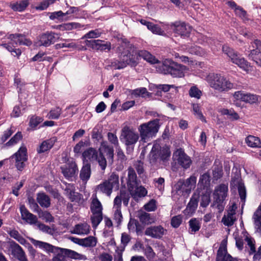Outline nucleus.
<instances>
[{
  "mask_svg": "<svg viewBox=\"0 0 261 261\" xmlns=\"http://www.w3.org/2000/svg\"><path fill=\"white\" fill-rule=\"evenodd\" d=\"M210 86L219 92H225L232 89L233 84L220 73H210L205 77Z\"/></svg>",
  "mask_w": 261,
  "mask_h": 261,
  "instance_id": "3",
  "label": "nucleus"
},
{
  "mask_svg": "<svg viewBox=\"0 0 261 261\" xmlns=\"http://www.w3.org/2000/svg\"><path fill=\"white\" fill-rule=\"evenodd\" d=\"M102 214H92L91 221L93 228L96 229L102 220Z\"/></svg>",
  "mask_w": 261,
  "mask_h": 261,
  "instance_id": "49",
  "label": "nucleus"
},
{
  "mask_svg": "<svg viewBox=\"0 0 261 261\" xmlns=\"http://www.w3.org/2000/svg\"><path fill=\"white\" fill-rule=\"evenodd\" d=\"M39 217L46 222H51L54 221V218L50 213L44 211L39 213Z\"/></svg>",
  "mask_w": 261,
  "mask_h": 261,
  "instance_id": "56",
  "label": "nucleus"
},
{
  "mask_svg": "<svg viewBox=\"0 0 261 261\" xmlns=\"http://www.w3.org/2000/svg\"><path fill=\"white\" fill-rule=\"evenodd\" d=\"M102 204L97 197L93 196L90 205L92 214H102Z\"/></svg>",
  "mask_w": 261,
  "mask_h": 261,
  "instance_id": "32",
  "label": "nucleus"
},
{
  "mask_svg": "<svg viewBox=\"0 0 261 261\" xmlns=\"http://www.w3.org/2000/svg\"><path fill=\"white\" fill-rule=\"evenodd\" d=\"M163 26L171 29L175 36H180L182 38L189 37L192 30V28L189 24L181 21H176L170 24L163 23Z\"/></svg>",
  "mask_w": 261,
  "mask_h": 261,
  "instance_id": "10",
  "label": "nucleus"
},
{
  "mask_svg": "<svg viewBox=\"0 0 261 261\" xmlns=\"http://www.w3.org/2000/svg\"><path fill=\"white\" fill-rule=\"evenodd\" d=\"M133 165L135 168L136 169L139 175L140 176L141 174L144 173V163L142 161L140 160H137L136 161H135Z\"/></svg>",
  "mask_w": 261,
  "mask_h": 261,
  "instance_id": "58",
  "label": "nucleus"
},
{
  "mask_svg": "<svg viewBox=\"0 0 261 261\" xmlns=\"http://www.w3.org/2000/svg\"><path fill=\"white\" fill-rule=\"evenodd\" d=\"M91 174V165L90 163L83 164V166L80 171V178L86 183L89 179Z\"/></svg>",
  "mask_w": 261,
  "mask_h": 261,
  "instance_id": "31",
  "label": "nucleus"
},
{
  "mask_svg": "<svg viewBox=\"0 0 261 261\" xmlns=\"http://www.w3.org/2000/svg\"><path fill=\"white\" fill-rule=\"evenodd\" d=\"M72 240L74 243L85 247H94L97 244V239L93 236H89L84 239L72 238Z\"/></svg>",
  "mask_w": 261,
  "mask_h": 261,
  "instance_id": "27",
  "label": "nucleus"
},
{
  "mask_svg": "<svg viewBox=\"0 0 261 261\" xmlns=\"http://www.w3.org/2000/svg\"><path fill=\"white\" fill-rule=\"evenodd\" d=\"M253 44L255 46L252 45V46L256 47V49L251 50L248 57L261 67V41L256 39L254 41Z\"/></svg>",
  "mask_w": 261,
  "mask_h": 261,
  "instance_id": "22",
  "label": "nucleus"
},
{
  "mask_svg": "<svg viewBox=\"0 0 261 261\" xmlns=\"http://www.w3.org/2000/svg\"><path fill=\"white\" fill-rule=\"evenodd\" d=\"M62 110L59 107L52 109L47 115V117L51 119H57L59 118Z\"/></svg>",
  "mask_w": 261,
  "mask_h": 261,
  "instance_id": "50",
  "label": "nucleus"
},
{
  "mask_svg": "<svg viewBox=\"0 0 261 261\" xmlns=\"http://www.w3.org/2000/svg\"><path fill=\"white\" fill-rule=\"evenodd\" d=\"M121 137L126 146L135 145L139 139L138 134L127 126L122 128Z\"/></svg>",
  "mask_w": 261,
  "mask_h": 261,
  "instance_id": "16",
  "label": "nucleus"
},
{
  "mask_svg": "<svg viewBox=\"0 0 261 261\" xmlns=\"http://www.w3.org/2000/svg\"><path fill=\"white\" fill-rule=\"evenodd\" d=\"M137 62L135 56L130 54L123 56L122 58L119 60H114L111 63V66L115 69H121L126 67L127 65L135 67L137 65Z\"/></svg>",
  "mask_w": 261,
  "mask_h": 261,
  "instance_id": "13",
  "label": "nucleus"
},
{
  "mask_svg": "<svg viewBox=\"0 0 261 261\" xmlns=\"http://www.w3.org/2000/svg\"><path fill=\"white\" fill-rule=\"evenodd\" d=\"M90 226L87 223H81L75 225L72 233L78 235H86L89 233Z\"/></svg>",
  "mask_w": 261,
  "mask_h": 261,
  "instance_id": "29",
  "label": "nucleus"
},
{
  "mask_svg": "<svg viewBox=\"0 0 261 261\" xmlns=\"http://www.w3.org/2000/svg\"><path fill=\"white\" fill-rule=\"evenodd\" d=\"M247 145L252 148H261V141L258 137L248 136L245 140Z\"/></svg>",
  "mask_w": 261,
  "mask_h": 261,
  "instance_id": "39",
  "label": "nucleus"
},
{
  "mask_svg": "<svg viewBox=\"0 0 261 261\" xmlns=\"http://www.w3.org/2000/svg\"><path fill=\"white\" fill-rule=\"evenodd\" d=\"M144 254L149 261H154L155 253L150 246H147L144 249Z\"/></svg>",
  "mask_w": 261,
  "mask_h": 261,
  "instance_id": "57",
  "label": "nucleus"
},
{
  "mask_svg": "<svg viewBox=\"0 0 261 261\" xmlns=\"http://www.w3.org/2000/svg\"><path fill=\"white\" fill-rule=\"evenodd\" d=\"M86 44L93 49L100 51H109L111 48V44L110 42H106L99 39L86 40Z\"/></svg>",
  "mask_w": 261,
  "mask_h": 261,
  "instance_id": "19",
  "label": "nucleus"
},
{
  "mask_svg": "<svg viewBox=\"0 0 261 261\" xmlns=\"http://www.w3.org/2000/svg\"><path fill=\"white\" fill-rule=\"evenodd\" d=\"M198 42L203 45H208L214 53L217 51L221 47V44L218 40L202 34L198 35Z\"/></svg>",
  "mask_w": 261,
  "mask_h": 261,
  "instance_id": "18",
  "label": "nucleus"
},
{
  "mask_svg": "<svg viewBox=\"0 0 261 261\" xmlns=\"http://www.w3.org/2000/svg\"><path fill=\"white\" fill-rule=\"evenodd\" d=\"M140 221L144 224H148L151 223V219L150 214L144 212L141 213L139 216Z\"/></svg>",
  "mask_w": 261,
  "mask_h": 261,
  "instance_id": "64",
  "label": "nucleus"
},
{
  "mask_svg": "<svg viewBox=\"0 0 261 261\" xmlns=\"http://www.w3.org/2000/svg\"><path fill=\"white\" fill-rule=\"evenodd\" d=\"M29 5V0H22L11 3L10 4V7L14 11L22 12L25 10Z\"/></svg>",
  "mask_w": 261,
  "mask_h": 261,
  "instance_id": "33",
  "label": "nucleus"
},
{
  "mask_svg": "<svg viewBox=\"0 0 261 261\" xmlns=\"http://www.w3.org/2000/svg\"><path fill=\"white\" fill-rule=\"evenodd\" d=\"M229 254H227L226 245L224 241H223L220 245L217 254L216 261H225L229 256Z\"/></svg>",
  "mask_w": 261,
  "mask_h": 261,
  "instance_id": "35",
  "label": "nucleus"
},
{
  "mask_svg": "<svg viewBox=\"0 0 261 261\" xmlns=\"http://www.w3.org/2000/svg\"><path fill=\"white\" fill-rule=\"evenodd\" d=\"M159 122V119H154L139 126L138 130L140 133L141 141L146 142L150 138L156 136L160 127Z\"/></svg>",
  "mask_w": 261,
  "mask_h": 261,
  "instance_id": "5",
  "label": "nucleus"
},
{
  "mask_svg": "<svg viewBox=\"0 0 261 261\" xmlns=\"http://www.w3.org/2000/svg\"><path fill=\"white\" fill-rule=\"evenodd\" d=\"M238 191L242 201H245L246 196V189L243 184L241 182L238 184Z\"/></svg>",
  "mask_w": 261,
  "mask_h": 261,
  "instance_id": "62",
  "label": "nucleus"
},
{
  "mask_svg": "<svg viewBox=\"0 0 261 261\" xmlns=\"http://www.w3.org/2000/svg\"><path fill=\"white\" fill-rule=\"evenodd\" d=\"M22 138L21 133L18 132L5 144V145L8 147L13 146L16 144Z\"/></svg>",
  "mask_w": 261,
  "mask_h": 261,
  "instance_id": "47",
  "label": "nucleus"
},
{
  "mask_svg": "<svg viewBox=\"0 0 261 261\" xmlns=\"http://www.w3.org/2000/svg\"><path fill=\"white\" fill-rule=\"evenodd\" d=\"M59 38L58 34L47 31L39 35L37 38L35 44L38 46L48 47L54 44Z\"/></svg>",
  "mask_w": 261,
  "mask_h": 261,
  "instance_id": "12",
  "label": "nucleus"
},
{
  "mask_svg": "<svg viewBox=\"0 0 261 261\" xmlns=\"http://www.w3.org/2000/svg\"><path fill=\"white\" fill-rule=\"evenodd\" d=\"M31 241L36 247H38L48 253H54L55 255L52 259L53 261H68L64 253L62 252V248L55 247L49 243L36 240L34 239H32Z\"/></svg>",
  "mask_w": 261,
  "mask_h": 261,
  "instance_id": "7",
  "label": "nucleus"
},
{
  "mask_svg": "<svg viewBox=\"0 0 261 261\" xmlns=\"http://www.w3.org/2000/svg\"><path fill=\"white\" fill-rule=\"evenodd\" d=\"M152 33L159 35H164L165 34L164 31L158 24H154L151 22L148 29Z\"/></svg>",
  "mask_w": 261,
  "mask_h": 261,
  "instance_id": "53",
  "label": "nucleus"
},
{
  "mask_svg": "<svg viewBox=\"0 0 261 261\" xmlns=\"http://www.w3.org/2000/svg\"><path fill=\"white\" fill-rule=\"evenodd\" d=\"M233 97L236 100H241L250 103H256L258 100V96L257 95L250 93H245L242 91L235 92Z\"/></svg>",
  "mask_w": 261,
  "mask_h": 261,
  "instance_id": "21",
  "label": "nucleus"
},
{
  "mask_svg": "<svg viewBox=\"0 0 261 261\" xmlns=\"http://www.w3.org/2000/svg\"><path fill=\"white\" fill-rule=\"evenodd\" d=\"M132 94L136 97L141 96L144 97L146 96L149 95L147 89L144 87H141L134 90Z\"/></svg>",
  "mask_w": 261,
  "mask_h": 261,
  "instance_id": "52",
  "label": "nucleus"
},
{
  "mask_svg": "<svg viewBox=\"0 0 261 261\" xmlns=\"http://www.w3.org/2000/svg\"><path fill=\"white\" fill-rule=\"evenodd\" d=\"M57 141V138L56 137L43 141L37 149V152L42 153L49 150Z\"/></svg>",
  "mask_w": 261,
  "mask_h": 261,
  "instance_id": "28",
  "label": "nucleus"
},
{
  "mask_svg": "<svg viewBox=\"0 0 261 261\" xmlns=\"http://www.w3.org/2000/svg\"><path fill=\"white\" fill-rule=\"evenodd\" d=\"M101 35V32L98 29L92 30L86 34L83 38H96Z\"/></svg>",
  "mask_w": 261,
  "mask_h": 261,
  "instance_id": "61",
  "label": "nucleus"
},
{
  "mask_svg": "<svg viewBox=\"0 0 261 261\" xmlns=\"http://www.w3.org/2000/svg\"><path fill=\"white\" fill-rule=\"evenodd\" d=\"M7 38L9 40L7 43L3 41L0 44V46L5 48L8 51L11 53L13 56H19L21 51L18 48H15V45H23L26 46H30L32 44V41L25 37L24 35L21 34H11L6 36Z\"/></svg>",
  "mask_w": 261,
  "mask_h": 261,
  "instance_id": "1",
  "label": "nucleus"
},
{
  "mask_svg": "<svg viewBox=\"0 0 261 261\" xmlns=\"http://www.w3.org/2000/svg\"><path fill=\"white\" fill-rule=\"evenodd\" d=\"M37 202L42 206L47 208L50 205V199L49 196L44 193H39L37 194Z\"/></svg>",
  "mask_w": 261,
  "mask_h": 261,
  "instance_id": "37",
  "label": "nucleus"
},
{
  "mask_svg": "<svg viewBox=\"0 0 261 261\" xmlns=\"http://www.w3.org/2000/svg\"><path fill=\"white\" fill-rule=\"evenodd\" d=\"M62 252L64 253L67 259L68 258L75 259H82L83 255L78 253L77 252L68 249L62 248Z\"/></svg>",
  "mask_w": 261,
  "mask_h": 261,
  "instance_id": "44",
  "label": "nucleus"
},
{
  "mask_svg": "<svg viewBox=\"0 0 261 261\" xmlns=\"http://www.w3.org/2000/svg\"><path fill=\"white\" fill-rule=\"evenodd\" d=\"M75 190V187L73 184H68L65 189V194L71 202L81 204L84 200L83 195L76 192Z\"/></svg>",
  "mask_w": 261,
  "mask_h": 261,
  "instance_id": "20",
  "label": "nucleus"
},
{
  "mask_svg": "<svg viewBox=\"0 0 261 261\" xmlns=\"http://www.w3.org/2000/svg\"><path fill=\"white\" fill-rule=\"evenodd\" d=\"M76 47V44L69 39H66L65 40V42L57 43L55 45V48L57 49L64 47L75 48Z\"/></svg>",
  "mask_w": 261,
  "mask_h": 261,
  "instance_id": "46",
  "label": "nucleus"
},
{
  "mask_svg": "<svg viewBox=\"0 0 261 261\" xmlns=\"http://www.w3.org/2000/svg\"><path fill=\"white\" fill-rule=\"evenodd\" d=\"M119 188V176L117 174L113 173L107 180L98 185L97 189L102 193L110 196L112 193V189L117 190Z\"/></svg>",
  "mask_w": 261,
  "mask_h": 261,
  "instance_id": "11",
  "label": "nucleus"
},
{
  "mask_svg": "<svg viewBox=\"0 0 261 261\" xmlns=\"http://www.w3.org/2000/svg\"><path fill=\"white\" fill-rule=\"evenodd\" d=\"M99 159L98 165L100 167L101 170L104 171L107 167V160L104 156L103 154L106 153L107 156L108 162L113 163L114 158V149L106 141H103L100 144V146L98 149Z\"/></svg>",
  "mask_w": 261,
  "mask_h": 261,
  "instance_id": "9",
  "label": "nucleus"
},
{
  "mask_svg": "<svg viewBox=\"0 0 261 261\" xmlns=\"http://www.w3.org/2000/svg\"><path fill=\"white\" fill-rule=\"evenodd\" d=\"M189 232L190 234H195L201 227V223L199 219L192 218L189 221Z\"/></svg>",
  "mask_w": 261,
  "mask_h": 261,
  "instance_id": "38",
  "label": "nucleus"
},
{
  "mask_svg": "<svg viewBox=\"0 0 261 261\" xmlns=\"http://www.w3.org/2000/svg\"><path fill=\"white\" fill-rule=\"evenodd\" d=\"M138 56L142 58L144 60L151 64L158 63L159 60L149 52L145 50H141L138 51Z\"/></svg>",
  "mask_w": 261,
  "mask_h": 261,
  "instance_id": "36",
  "label": "nucleus"
},
{
  "mask_svg": "<svg viewBox=\"0 0 261 261\" xmlns=\"http://www.w3.org/2000/svg\"><path fill=\"white\" fill-rule=\"evenodd\" d=\"M189 94L191 97L199 99L202 95V92L196 86H193L189 91Z\"/></svg>",
  "mask_w": 261,
  "mask_h": 261,
  "instance_id": "48",
  "label": "nucleus"
},
{
  "mask_svg": "<svg viewBox=\"0 0 261 261\" xmlns=\"http://www.w3.org/2000/svg\"><path fill=\"white\" fill-rule=\"evenodd\" d=\"M222 51L233 64L237 65L247 73L251 70L250 63L233 49L224 45L222 47Z\"/></svg>",
  "mask_w": 261,
  "mask_h": 261,
  "instance_id": "6",
  "label": "nucleus"
},
{
  "mask_svg": "<svg viewBox=\"0 0 261 261\" xmlns=\"http://www.w3.org/2000/svg\"><path fill=\"white\" fill-rule=\"evenodd\" d=\"M82 158L83 164L95 161L98 163V151L94 148L89 147L82 153Z\"/></svg>",
  "mask_w": 261,
  "mask_h": 261,
  "instance_id": "23",
  "label": "nucleus"
},
{
  "mask_svg": "<svg viewBox=\"0 0 261 261\" xmlns=\"http://www.w3.org/2000/svg\"><path fill=\"white\" fill-rule=\"evenodd\" d=\"M210 176L207 173H204L201 175L198 184V186L203 189H207L210 186Z\"/></svg>",
  "mask_w": 261,
  "mask_h": 261,
  "instance_id": "42",
  "label": "nucleus"
},
{
  "mask_svg": "<svg viewBox=\"0 0 261 261\" xmlns=\"http://www.w3.org/2000/svg\"><path fill=\"white\" fill-rule=\"evenodd\" d=\"M12 254L19 261H28L22 248L17 243L12 242L10 244Z\"/></svg>",
  "mask_w": 261,
  "mask_h": 261,
  "instance_id": "25",
  "label": "nucleus"
},
{
  "mask_svg": "<svg viewBox=\"0 0 261 261\" xmlns=\"http://www.w3.org/2000/svg\"><path fill=\"white\" fill-rule=\"evenodd\" d=\"M219 112L223 115L228 116V118L231 120H237L240 118L238 114L232 109H221Z\"/></svg>",
  "mask_w": 261,
  "mask_h": 261,
  "instance_id": "43",
  "label": "nucleus"
},
{
  "mask_svg": "<svg viewBox=\"0 0 261 261\" xmlns=\"http://www.w3.org/2000/svg\"><path fill=\"white\" fill-rule=\"evenodd\" d=\"M114 211V220L115 221L118 225L121 224L123 217L121 213V209L113 210Z\"/></svg>",
  "mask_w": 261,
  "mask_h": 261,
  "instance_id": "60",
  "label": "nucleus"
},
{
  "mask_svg": "<svg viewBox=\"0 0 261 261\" xmlns=\"http://www.w3.org/2000/svg\"><path fill=\"white\" fill-rule=\"evenodd\" d=\"M128 190L132 197L135 200L144 197L147 194V190L143 186H138V184L135 186H131L128 188Z\"/></svg>",
  "mask_w": 261,
  "mask_h": 261,
  "instance_id": "24",
  "label": "nucleus"
},
{
  "mask_svg": "<svg viewBox=\"0 0 261 261\" xmlns=\"http://www.w3.org/2000/svg\"><path fill=\"white\" fill-rule=\"evenodd\" d=\"M138 184L137 180V175L133 167H129L128 168L127 176V187H130L131 186H135Z\"/></svg>",
  "mask_w": 261,
  "mask_h": 261,
  "instance_id": "41",
  "label": "nucleus"
},
{
  "mask_svg": "<svg viewBox=\"0 0 261 261\" xmlns=\"http://www.w3.org/2000/svg\"><path fill=\"white\" fill-rule=\"evenodd\" d=\"M15 158V167L20 171L23 170L25 166V162L28 160L27 149L25 146L22 145L18 151L10 157V159Z\"/></svg>",
  "mask_w": 261,
  "mask_h": 261,
  "instance_id": "14",
  "label": "nucleus"
},
{
  "mask_svg": "<svg viewBox=\"0 0 261 261\" xmlns=\"http://www.w3.org/2000/svg\"><path fill=\"white\" fill-rule=\"evenodd\" d=\"M189 52L192 54H195L201 57L205 56L206 55V51L205 49L197 46H193L190 48Z\"/></svg>",
  "mask_w": 261,
  "mask_h": 261,
  "instance_id": "51",
  "label": "nucleus"
},
{
  "mask_svg": "<svg viewBox=\"0 0 261 261\" xmlns=\"http://www.w3.org/2000/svg\"><path fill=\"white\" fill-rule=\"evenodd\" d=\"M20 210L21 217L23 220H25L28 223L31 224H34L37 223V217L30 213L24 206H21Z\"/></svg>",
  "mask_w": 261,
  "mask_h": 261,
  "instance_id": "30",
  "label": "nucleus"
},
{
  "mask_svg": "<svg viewBox=\"0 0 261 261\" xmlns=\"http://www.w3.org/2000/svg\"><path fill=\"white\" fill-rule=\"evenodd\" d=\"M197 205L198 202L196 199L191 198L186 209L184 211V214L186 216H191L195 212Z\"/></svg>",
  "mask_w": 261,
  "mask_h": 261,
  "instance_id": "40",
  "label": "nucleus"
},
{
  "mask_svg": "<svg viewBox=\"0 0 261 261\" xmlns=\"http://www.w3.org/2000/svg\"><path fill=\"white\" fill-rule=\"evenodd\" d=\"M89 145L90 142L89 140H81L74 147L73 152L76 154H80L85 147L89 146Z\"/></svg>",
  "mask_w": 261,
  "mask_h": 261,
  "instance_id": "45",
  "label": "nucleus"
},
{
  "mask_svg": "<svg viewBox=\"0 0 261 261\" xmlns=\"http://www.w3.org/2000/svg\"><path fill=\"white\" fill-rule=\"evenodd\" d=\"M237 208V204L234 203L228 207L227 215H224L222 219V222L225 226H231L234 224L237 220L236 217Z\"/></svg>",
  "mask_w": 261,
  "mask_h": 261,
  "instance_id": "17",
  "label": "nucleus"
},
{
  "mask_svg": "<svg viewBox=\"0 0 261 261\" xmlns=\"http://www.w3.org/2000/svg\"><path fill=\"white\" fill-rule=\"evenodd\" d=\"M62 172L64 176L68 179L73 177L77 171V167L76 165L73 164L68 167H62Z\"/></svg>",
  "mask_w": 261,
  "mask_h": 261,
  "instance_id": "34",
  "label": "nucleus"
},
{
  "mask_svg": "<svg viewBox=\"0 0 261 261\" xmlns=\"http://www.w3.org/2000/svg\"><path fill=\"white\" fill-rule=\"evenodd\" d=\"M228 185L221 184L216 186L213 192V201L211 207L216 209L220 213L224 211L226 204V199L228 196Z\"/></svg>",
  "mask_w": 261,
  "mask_h": 261,
  "instance_id": "4",
  "label": "nucleus"
},
{
  "mask_svg": "<svg viewBox=\"0 0 261 261\" xmlns=\"http://www.w3.org/2000/svg\"><path fill=\"white\" fill-rule=\"evenodd\" d=\"M154 186L160 191H163L165 187V179L163 177L154 178L153 179Z\"/></svg>",
  "mask_w": 261,
  "mask_h": 261,
  "instance_id": "59",
  "label": "nucleus"
},
{
  "mask_svg": "<svg viewBox=\"0 0 261 261\" xmlns=\"http://www.w3.org/2000/svg\"><path fill=\"white\" fill-rule=\"evenodd\" d=\"M171 154L170 148L165 145L161 147L159 144H153L150 153V163L154 164L158 159L166 161L169 159Z\"/></svg>",
  "mask_w": 261,
  "mask_h": 261,
  "instance_id": "8",
  "label": "nucleus"
},
{
  "mask_svg": "<svg viewBox=\"0 0 261 261\" xmlns=\"http://www.w3.org/2000/svg\"><path fill=\"white\" fill-rule=\"evenodd\" d=\"M173 158L185 169L190 168L192 164L190 157L186 154L184 150L181 148L177 149L174 152Z\"/></svg>",
  "mask_w": 261,
  "mask_h": 261,
  "instance_id": "15",
  "label": "nucleus"
},
{
  "mask_svg": "<svg viewBox=\"0 0 261 261\" xmlns=\"http://www.w3.org/2000/svg\"><path fill=\"white\" fill-rule=\"evenodd\" d=\"M156 68L160 72L165 74H169L175 77H183L188 69L185 66L168 59L164 60Z\"/></svg>",
  "mask_w": 261,
  "mask_h": 261,
  "instance_id": "2",
  "label": "nucleus"
},
{
  "mask_svg": "<svg viewBox=\"0 0 261 261\" xmlns=\"http://www.w3.org/2000/svg\"><path fill=\"white\" fill-rule=\"evenodd\" d=\"M144 208L148 212H153L156 209V202L154 199H151L145 204Z\"/></svg>",
  "mask_w": 261,
  "mask_h": 261,
  "instance_id": "63",
  "label": "nucleus"
},
{
  "mask_svg": "<svg viewBox=\"0 0 261 261\" xmlns=\"http://www.w3.org/2000/svg\"><path fill=\"white\" fill-rule=\"evenodd\" d=\"M56 0H43L40 4L35 7L37 10L42 11L46 10L49 5L54 4Z\"/></svg>",
  "mask_w": 261,
  "mask_h": 261,
  "instance_id": "54",
  "label": "nucleus"
},
{
  "mask_svg": "<svg viewBox=\"0 0 261 261\" xmlns=\"http://www.w3.org/2000/svg\"><path fill=\"white\" fill-rule=\"evenodd\" d=\"M43 119L41 117L33 116H32L29 122L30 126L33 128L35 129L37 125L40 124L42 121Z\"/></svg>",
  "mask_w": 261,
  "mask_h": 261,
  "instance_id": "55",
  "label": "nucleus"
},
{
  "mask_svg": "<svg viewBox=\"0 0 261 261\" xmlns=\"http://www.w3.org/2000/svg\"><path fill=\"white\" fill-rule=\"evenodd\" d=\"M165 231L161 225L150 226L146 229L145 234L152 238L160 239L164 234Z\"/></svg>",
  "mask_w": 261,
  "mask_h": 261,
  "instance_id": "26",
  "label": "nucleus"
}]
</instances>
